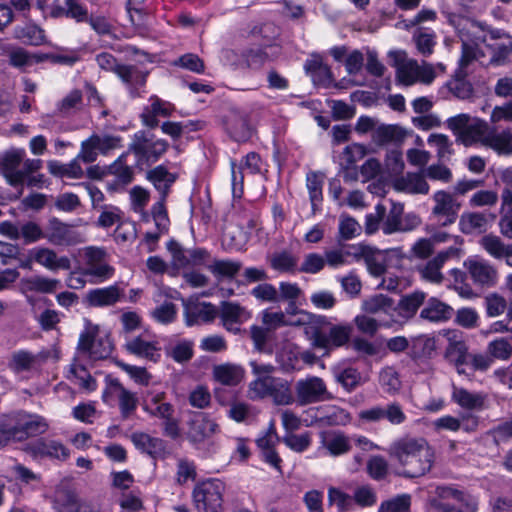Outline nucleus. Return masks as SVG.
Returning a JSON list of instances; mask_svg holds the SVG:
<instances>
[{
	"mask_svg": "<svg viewBox=\"0 0 512 512\" xmlns=\"http://www.w3.org/2000/svg\"><path fill=\"white\" fill-rule=\"evenodd\" d=\"M129 152L122 153L113 163L107 166V173L115 176L116 185H129L134 179V171L127 164Z\"/></svg>",
	"mask_w": 512,
	"mask_h": 512,
	"instance_id": "4c0bfd02",
	"label": "nucleus"
},
{
	"mask_svg": "<svg viewBox=\"0 0 512 512\" xmlns=\"http://www.w3.org/2000/svg\"><path fill=\"white\" fill-rule=\"evenodd\" d=\"M129 89L132 97L139 96L138 88L146 83L147 73L134 65H123L116 74Z\"/></svg>",
	"mask_w": 512,
	"mask_h": 512,
	"instance_id": "72a5a7b5",
	"label": "nucleus"
},
{
	"mask_svg": "<svg viewBox=\"0 0 512 512\" xmlns=\"http://www.w3.org/2000/svg\"><path fill=\"white\" fill-rule=\"evenodd\" d=\"M27 450L34 458L48 457L65 460L69 456V451L63 444L49 439H38L30 443Z\"/></svg>",
	"mask_w": 512,
	"mask_h": 512,
	"instance_id": "bb28decb",
	"label": "nucleus"
},
{
	"mask_svg": "<svg viewBox=\"0 0 512 512\" xmlns=\"http://www.w3.org/2000/svg\"><path fill=\"white\" fill-rule=\"evenodd\" d=\"M453 308L437 298L431 297L420 312V318L429 322L439 323L449 320Z\"/></svg>",
	"mask_w": 512,
	"mask_h": 512,
	"instance_id": "7c9ffc66",
	"label": "nucleus"
},
{
	"mask_svg": "<svg viewBox=\"0 0 512 512\" xmlns=\"http://www.w3.org/2000/svg\"><path fill=\"white\" fill-rule=\"evenodd\" d=\"M164 392H148L145 400L143 409L149 415L157 417L159 419L168 418V416L174 415V407L172 404L165 402Z\"/></svg>",
	"mask_w": 512,
	"mask_h": 512,
	"instance_id": "f704fd0d",
	"label": "nucleus"
},
{
	"mask_svg": "<svg viewBox=\"0 0 512 512\" xmlns=\"http://www.w3.org/2000/svg\"><path fill=\"white\" fill-rule=\"evenodd\" d=\"M218 315L224 328L235 334L240 331V325L251 317V314L240 304L229 301L221 302Z\"/></svg>",
	"mask_w": 512,
	"mask_h": 512,
	"instance_id": "412c9836",
	"label": "nucleus"
},
{
	"mask_svg": "<svg viewBox=\"0 0 512 512\" xmlns=\"http://www.w3.org/2000/svg\"><path fill=\"white\" fill-rule=\"evenodd\" d=\"M121 147V138L119 136L104 134H92L89 138L82 141L80 148V158L86 164L96 161L98 154L107 155L110 151Z\"/></svg>",
	"mask_w": 512,
	"mask_h": 512,
	"instance_id": "f8f14e48",
	"label": "nucleus"
},
{
	"mask_svg": "<svg viewBox=\"0 0 512 512\" xmlns=\"http://www.w3.org/2000/svg\"><path fill=\"white\" fill-rule=\"evenodd\" d=\"M352 332L351 324H333L327 331L317 330L312 333L313 345L324 350L339 348L350 341Z\"/></svg>",
	"mask_w": 512,
	"mask_h": 512,
	"instance_id": "ddd939ff",
	"label": "nucleus"
},
{
	"mask_svg": "<svg viewBox=\"0 0 512 512\" xmlns=\"http://www.w3.org/2000/svg\"><path fill=\"white\" fill-rule=\"evenodd\" d=\"M487 353L492 360H508L512 356V343L507 338H497L488 343Z\"/></svg>",
	"mask_w": 512,
	"mask_h": 512,
	"instance_id": "680f3d73",
	"label": "nucleus"
},
{
	"mask_svg": "<svg viewBox=\"0 0 512 512\" xmlns=\"http://www.w3.org/2000/svg\"><path fill=\"white\" fill-rule=\"evenodd\" d=\"M183 306L185 323L189 327L210 323L218 315L217 308L211 303L187 301Z\"/></svg>",
	"mask_w": 512,
	"mask_h": 512,
	"instance_id": "aec40b11",
	"label": "nucleus"
},
{
	"mask_svg": "<svg viewBox=\"0 0 512 512\" xmlns=\"http://www.w3.org/2000/svg\"><path fill=\"white\" fill-rule=\"evenodd\" d=\"M433 200L435 202L433 214L444 218L443 221L439 219L440 224L442 226L453 224L457 219L460 204L456 202L450 193L443 190L437 191L433 196Z\"/></svg>",
	"mask_w": 512,
	"mask_h": 512,
	"instance_id": "5701e85b",
	"label": "nucleus"
},
{
	"mask_svg": "<svg viewBox=\"0 0 512 512\" xmlns=\"http://www.w3.org/2000/svg\"><path fill=\"white\" fill-rule=\"evenodd\" d=\"M389 454L403 468L401 475L416 478L425 475L434 463V450L423 437L404 436L395 440Z\"/></svg>",
	"mask_w": 512,
	"mask_h": 512,
	"instance_id": "f257e3e1",
	"label": "nucleus"
},
{
	"mask_svg": "<svg viewBox=\"0 0 512 512\" xmlns=\"http://www.w3.org/2000/svg\"><path fill=\"white\" fill-rule=\"evenodd\" d=\"M177 178L178 175L170 172L164 165H158L146 173V179L159 192L161 197H168L171 187Z\"/></svg>",
	"mask_w": 512,
	"mask_h": 512,
	"instance_id": "c756f323",
	"label": "nucleus"
},
{
	"mask_svg": "<svg viewBox=\"0 0 512 512\" xmlns=\"http://www.w3.org/2000/svg\"><path fill=\"white\" fill-rule=\"evenodd\" d=\"M389 56L393 59V65L396 67L397 80L410 86L414 84L420 77L422 67L414 60H406L403 52H390Z\"/></svg>",
	"mask_w": 512,
	"mask_h": 512,
	"instance_id": "a878e982",
	"label": "nucleus"
},
{
	"mask_svg": "<svg viewBox=\"0 0 512 512\" xmlns=\"http://www.w3.org/2000/svg\"><path fill=\"white\" fill-rule=\"evenodd\" d=\"M393 300L383 294L375 295L363 302L362 308L365 312L376 314L381 311L387 312L393 307Z\"/></svg>",
	"mask_w": 512,
	"mask_h": 512,
	"instance_id": "338daca9",
	"label": "nucleus"
},
{
	"mask_svg": "<svg viewBox=\"0 0 512 512\" xmlns=\"http://www.w3.org/2000/svg\"><path fill=\"white\" fill-rule=\"evenodd\" d=\"M487 216L483 213L473 212L463 214L460 219L461 231L470 234L476 230L483 231L486 229Z\"/></svg>",
	"mask_w": 512,
	"mask_h": 512,
	"instance_id": "6e6d98bb",
	"label": "nucleus"
},
{
	"mask_svg": "<svg viewBox=\"0 0 512 512\" xmlns=\"http://www.w3.org/2000/svg\"><path fill=\"white\" fill-rule=\"evenodd\" d=\"M323 182V175L318 172L311 171L306 175V186L309 192V199L312 206V212L314 214L319 209V204L323 200Z\"/></svg>",
	"mask_w": 512,
	"mask_h": 512,
	"instance_id": "a18cd8bd",
	"label": "nucleus"
},
{
	"mask_svg": "<svg viewBox=\"0 0 512 512\" xmlns=\"http://www.w3.org/2000/svg\"><path fill=\"white\" fill-rule=\"evenodd\" d=\"M101 214L98 218L97 224L102 228H110L113 225H117L118 229H121L123 223V212L120 208L114 205L101 206Z\"/></svg>",
	"mask_w": 512,
	"mask_h": 512,
	"instance_id": "8fccbe9b",
	"label": "nucleus"
},
{
	"mask_svg": "<svg viewBox=\"0 0 512 512\" xmlns=\"http://www.w3.org/2000/svg\"><path fill=\"white\" fill-rule=\"evenodd\" d=\"M167 197L159 196V199L151 207V215L157 230L160 233H167L170 220L166 209Z\"/></svg>",
	"mask_w": 512,
	"mask_h": 512,
	"instance_id": "864d4df0",
	"label": "nucleus"
},
{
	"mask_svg": "<svg viewBox=\"0 0 512 512\" xmlns=\"http://www.w3.org/2000/svg\"><path fill=\"white\" fill-rule=\"evenodd\" d=\"M486 42V35L479 33H472V38L464 35L461 37V57L459 59V70L462 72L466 71V68L480 56H483L482 51L479 48L480 43Z\"/></svg>",
	"mask_w": 512,
	"mask_h": 512,
	"instance_id": "c85d7f7f",
	"label": "nucleus"
},
{
	"mask_svg": "<svg viewBox=\"0 0 512 512\" xmlns=\"http://www.w3.org/2000/svg\"><path fill=\"white\" fill-rule=\"evenodd\" d=\"M452 400L460 407L468 410H482L485 397L481 393H472L464 388L453 387Z\"/></svg>",
	"mask_w": 512,
	"mask_h": 512,
	"instance_id": "ea45409f",
	"label": "nucleus"
},
{
	"mask_svg": "<svg viewBox=\"0 0 512 512\" xmlns=\"http://www.w3.org/2000/svg\"><path fill=\"white\" fill-rule=\"evenodd\" d=\"M25 156L24 149H10L0 154V172L13 187L22 185V173H20L19 166Z\"/></svg>",
	"mask_w": 512,
	"mask_h": 512,
	"instance_id": "a211bd4d",
	"label": "nucleus"
},
{
	"mask_svg": "<svg viewBox=\"0 0 512 512\" xmlns=\"http://www.w3.org/2000/svg\"><path fill=\"white\" fill-rule=\"evenodd\" d=\"M168 148L169 143L166 140L158 139L152 133L141 130L134 134L128 152L135 155L136 165L141 168L156 163Z\"/></svg>",
	"mask_w": 512,
	"mask_h": 512,
	"instance_id": "20e7f679",
	"label": "nucleus"
},
{
	"mask_svg": "<svg viewBox=\"0 0 512 512\" xmlns=\"http://www.w3.org/2000/svg\"><path fill=\"white\" fill-rule=\"evenodd\" d=\"M468 348L464 341L449 338V344L445 351V358L454 366L468 364Z\"/></svg>",
	"mask_w": 512,
	"mask_h": 512,
	"instance_id": "de8ad7c7",
	"label": "nucleus"
},
{
	"mask_svg": "<svg viewBox=\"0 0 512 512\" xmlns=\"http://www.w3.org/2000/svg\"><path fill=\"white\" fill-rule=\"evenodd\" d=\"M45 239L55 246H71L83 242L81 233L57 218H52L49 221Z\"/></svg>",
	"mask_w": 512,
	"mask_h": 512,
	"instance_id": "dca6fc26",
	"label": "nucleus"
},
{
	"mask_svg": "<svg viewBox=\"0 0 512 512\" xmlns=\"http://www.w3.org/2000/svg\"><path fill=\"white\" fill-rule=\"evenodd\" d=\"M77 350L93 360L105 359L112 352V343L107 337H96V332L86 329L81 332Z\"/></svg>",
	"mask_w": 512,
	"mask_h": 512,
	"instance_id": "2eb2a0df",
	"label": "nucleus"
},
{
	"mask_svg": "<svg viewBox=\"0 0 512 512\" xmlns=\"http://www.w3.org/2000/svg\"><path fill=\"white\" fill-rule=\"evenodd\" d=\"M126 351L132 355L156 363L161 357L158 343L149 340L146 335L130 337L124 345Z\"/></svg>",
	"mask_w": 512,
	"mask_h": 512,
	"instance_id": "393cba45",
	"label": "nucleus"
},
{
	"mask_svg": "<svg viewBox=\"0 0 512 512\" xmlns=\"http://www.w3.org/2000/svg\"><path fill=\"white\" fill-rule=\"evenodd\" d=\"M254 397H271L273 402L279 406L291 405L295 402L291 383L280 377H265L255 379L249 385Z\"/></svg>",
	"mask_w": 512,
	"mask_h": 512,
	"instance_id": "423d86ee",
	"label": "nucleus"
},
{
	"mask_svg": "<svg viewBox=\"0 0 512 512\" xmlns=\"http://www.w3.org/2000/svg\"><path fill=\"white\" fill-rule=\"evenodd\" d=\"M377 499V493L370 484L359 485L353 490L352 502L361 508L374 506Z\"/></svg>",
	"mask_w": 512,
	"mask_h": 512,
	"instance_id": "5fc2aeb1",
	"label": "nucleus"
},
{
	"mask_svg": "<svg viewBox=\"0 0 512 512\" xmlns=\"http://www.w3.org/2000/svg\"><path fill=\"white\" fill-rule=\"evenodd\" d=\"M402 215L403 205L392 203V207L382 225V231L385 235L400 232L402 225Z\"/></svg>",
	"mask_w": 512,
	"mask_h": 512,
	"instance_id": "4d7b16f0",
	"label": "nucleus"
},
{
	"mask_svg": "<svg viewBox=\"0 0 512 512\" xmlns=\"http://www.w3.org/2000/svg\"><path fill=\"white\" fill-rule=\"evenodd\" d=\"M33 259L38 264L52 271L58 269L68 270L71 267V261L68 257H58L56 252L49 248H35L33 250Z\"/></svg>",
	"mask_w": 512,
	"mask_h": 512,
	"instance_id": "473e14b6",
	"label": "nucleus"
},
{
	"mask_svg": "<svg viewBox=\"0 0 512 512\" xmlns=\"http://www.w3.org/2000/svg\"><path fill=\"white\" fill-rule=\"evenodd\" d=\"M335 380L347 391L352 392L365 382L361 373L353 367L337 369L334 372Z\"/></svg>",
	"mask_w": 512,
	"mask_h": 512,
	"instance_id": "49530a36",
	"label": "nucleus"
},
{
	"mask_svg": "<svg viewBox=\"0 0 512 512\" xmlns=\"http://www.w3.org/2000/svg\"><path fill=\"white\" fill-rule=\"evenodd\" d=\"M125 289L119 283L88 290L82 298V303L88 308L113 307L125 300Z\"/></svg>",
	"mask_w": 512,
	"mask_h": 512,
	"instance_id": "9b49d317",
	"label": "nucleus"
},
{
	"mask_svg": "<svg viewBox=\"0 0 512 512\" xmlns=\"http://www.w3.org/2000/svg\"><path fill=\"white\" fill-rule=\"evenodd\" d=\"M36 361V357L26 350L15 351L9 362V367L13 371L20 373L30 370Z\"/></svg>",
	"mask_w": 512,
	"mask_h": 512,
	"instance_id": "e2e57ef3",
	"label": "nucleus"
},
{
	"mask_svg": "<svg viewBox=\"0 0 512 512\" xmlns=\"http://www.w3.org/2000/svg\"><path fill=\"white\" fill-rule=\"evenodd\" d=\"M372 141L379 146L389 143H400L405 138V132L398 125L379 124L371 134Z\"/></svg>",
	"mask_w": 512,
	"mask_h": 512,
	"instance_id": "e433bc0d",
	"label": "nucleus"
},
{
	"mask_svg": "<svg viewBox=\"0 0 512 512\" xmlns=\"http://www.w3.org/2000/svg\"><path fill=\"white\" fill-rule=\"evenodd\" d=\"M105 381L106 387L102 394L103 401L108 403L117 399L122 419L130 418L138 406L136 393L126 389L117 378L107 376Z\"/></svg>",
	"mask_w": 512,
	"mask_h": 512,
	"instance_id": "9d476101",
	"label": "nucleus"
},
{
	"mask_svg": "<svg viewBox=\"0 0 512 512\" xmlns=\"http://www.w3.org/2000/svg\"><path fill=\"white\" fill-rule=\"evenodd\" d=\"M223 123L226 132L237 142L247 141L252 135L247 113L238 108H231Z\"/></svg>",
	"mask_w": 512,
	"mask_h": 512,
	"instance_id": "6ab92c4d",
	"label": "nucleus"
},
{
	"mask_svg": "<svg viewBox=\"0 0 512 512\" xmlns=\"http://www.w3.org/2000/svg\"><path fill=\"white\" fill-rule=\"evenodd\" d=\"M358 417L363 423H376L387 420L391 425H401L407 419L402 406L397 402L363 409L359 412Z\"/></svg>",
	"mask_w": 512,
	"mask_h": 512,
	"instance_id": "4468645a",
	"label": "nucleus"
},
{
	"mask_svg": "<svg viewBox=\"0 0 512 512\" xmlns=\"http://www.w3.org/2000/svg\"><path fill=\"white\" fill-rule=\"evenodd\" d=\"M131 441L136 449L154 459L164 458L166 455L167 445L161 438L152 437L144 432H134L131 435Z\"/></svg>",
	"mask_w": 512,
	"mask_h": 512,
	"instance_id": "cd10ccee",
	"label": "nucleus"
},
{
	"mask_svg": "<svg viewBox=\"0 0 512 512\" xmlns=\"http://www.w3.org/2000/svg\"><path fill=\"white\" fill-rule=\"evenodd\" d=\"M394 187L398 191H404L410 194H427L429 185L425 176L420 173L409 172L404 176L397 178Z\"/></svg>",
	"mask_w": 512,
	"mask_h": 512,
	"instance_id": "c9c22d12",
	"label": "nucleus"
},
{
	"mask_svg": "<svg viewBox=\"0 0 512 512\" xmlns=\"http://www.w3.org/2000/svg\"><path fill=\"white\" fill-rule=\"evenodd\" d=\"M13 441H23L29 437L37 436L47 430V423L38 415L17 412L6 422Z\"/></svg>",
	"mask_w": 512,
	"mask_h": 512,
	"instance_id": "1a4fd4ad",
	"label": "nucleus"
},
{
	"mask_svg": "<svg viewBox=\"0 0 512 512\" xmlns=\"http://www.w3.org/2000/svg\"><path fill=\"white\" fill-rule=\"evenodd\" d=\"M294 390L295 402L299 406L333 399V395L328 391L324 380L317 376H307L306 378L299 379L295 383Z\"/></svg>",
	"mask_w": 512,
	"mask_h": 512,
	"instance_id": "6e6552de",
	"label": "nucleus"
},
{
	"mask_svg": "<svg viewBox=\"0 0 512 512\" xmlns=\"http://www.w3.org/2000/svg\"><path fill=\"white\" fill-rule=\"evenodd\" d=\"M242 268L240 261L230 259H215L211 265L208 266L210 272L221 278H233Z\"/></svg>",
	"mask_w": 512,
	"mask_h": 512,
	"instance_id": "09e8293b",
	"label": "nucleus"
},
{
	"mask_svg": "<svg viewBox=\"0 0 512 512\" xmlns=\"http://www.w3.org/2000/svg\"><path fill=\"white\" fill-rule=\"evenodd\" d=\"M53 512H81V503L72 492H66L53 501Z\"/></svg>",
	"mask_w": 512,
	"mask_h": 512,
	"instance_id": "774afa93",
	"label": "nucleus"
},
{
	"mask_svg": "<svg viewBox=\"0 0 512 512\" xmlns=\"http://www.w3.org/2000/svg\"><path fill=\"white\" fill-rule=\"evenodd\" d=\"M466 71L458 69L455 78L449 82L450 91L459 99H467L473 93L472 85L465 79Z\"/></svg>",
	"mask_w": 512,
	"mask_h": 512,
	"instance_id": "052dcab7",
	"label": "nucleus"
},
{
	"mask_svg": "<svg viewBox=\"0 0 512 512\" xmlns=\"http://www.w3.org/2000/svg\"><path fill=\"white\" fill-rule=\"evenodd\" d=\"M82 273L89 277L90 284H100L114 276L115 268L109 264L104 248L89 246L83 252Z\"/></svg>",
	"mask_w": 512,
	"mask_h": 512,
	"instance_id": "39448f33",
	"label": "nucleus"
},
{
	"mask_svg": "<svg viewBox=\"0 0 512 512\" xmlns=\"http://www.w3.org/2000/svg\"><path fill=\"white\" fill-rule=\"evenodd\" d=\"M324 446L333 456H339L351 450L349 438L342 433L334 434L326 439Z\"/></svg>",
	"mask_w": 512,
	"mask_h": 512,
	"instance_id": "69168bd1",
	"label": "nucleus"
},
{
	"mask_svg": "<svg viewBox=\"0 0 512 512\" xmlns=\"http://www.w3.org/2000/svg\"><path fill=\"white\" fill-rule=\"evenodd\" d=\"M246 66L251 70H260L267 62L274 60L277 53L269 54L267 47L245 49L241 54Z\"/></svg>",
	"mask_w": 512,
	"mask_h": 512,
	"instance_id": "79ce46f5",
	"label": "nucleus"
},
{
	"mask_svg": "<svg viewBox=\"0 0 512 512\" xmlns=\"http://www.w3.org/2000/svg\"><path fill=\"white\" fill-rule=\"evenodd\" d=\"M328 503L335 505L338 512H348L353 509L352 496L336 487L328 488Z\"/></svg>",
	"mask_w": 512,
	"mask_h": 512,
	"instance_id": "bf43d9fd",
	"label": "nucleus"
},
{
	"mask_svg": "<svg viewBox=\"0 0 512 512\" xmlns=\"http://www.w3.org/2000/svg\"><path fill=\"white\" fill-rule=\"evenodd\" d=\"M458 249L449 247L446 250L439 252L435 257L428 260L425 264L417 267L421 277L432 283H441L444 279L441 269L446 261L456 256Z\"/></svg>",
	"mask_w": 512,
	"mask_h": 512,
	"instance_id": "b1692460",
	"label": "nucleus"
},
{
	"mask_svg": "<svg viewBox=\"0 0 512 512\" xmlns=\"http://www.w3.org/2000/svg\"><path fill=\"white\" fill-rule=\"evenodd\" d=\"M225 483L219 479H208L193 489V500L199 512H222Z\"/></svg>",
	"mask_w": 512,
	"mask_h": 512,
	"instance_id": "0eeeda50",
	"label": "nucleus"
},
{
	"mask_svg": "<svg viewBox=\"0 0 512 512\" xmlns=\"http://www.w3.org/2000/svg\"><path fill=\"white\" fill-rule=\"evenodd\" d=\"M429 503L435 512H477L479 504L475 496L447 485L437 486Z\"/></svg>",
	"mask_w": 512,
	"mask_h": 512,
	"instance_id": "f03ea898",
	"label": "nucleus"
},
{
	"mask_svg": "<svg viewBox=\"0 0 512 512\" xmlns=\"http://www.w3.org/2000/svg\"><path fill=\"white\" fill-rule=\"evenodd\" d=\"M411 506V496L400 494L389 500L383 501L378 512H408Z\"/></svg>",
	"mask_w": 512,
	"mask_h": 512,
	"instance_id": "0e129e2a",
	"label": "nucleus"
},
{
	"mask_svg": "<svg viewBox=\"0 0 512 512\" xmlns=\"http://www.w3.org/2000/svg\"><path fill=\"white\" fill-rule=\"evenodd\" d=\"M448 128L458 140L466 146L482 142L490 147V137L496 132L490 131L488 123L479 118H471L467 114H459L447 120Z\"/></svg>",
	"mask_w": 512,
	"mask_h": 512,
	"instance_id": "7ed1b4c3",
	"label": "nucleus"
},
{
	"mask_svg": "<svg viewBox=\"0 0 512 512\" xmlns=\"http://www.w3.org/2000/svg\"><path fill=\"white\" fill-rule=\"evenodd\" d=\"M218 429L217 423L204 413H195L188 422L187 438L194 445L211 437Z\"/></svg>",
	"mask_w": 512,
	"mask_h": 512,
	"instance_id": "4be33fe9",
	"label": "nucleus"
},
{
	"mask_svg": "<svg viewBox=\"0 0 512 512\" xmlns=\"http://www.w3.org/2000/svg\"><path fill=\"white\" fill-rule=\"evenodd\" d=\"M213 376L223 385L235 386L243 379L244 370L238 365L225 363L214 366Z\"/></svg>",
	"mask_w": 512,
	"mask_h": 512,
	"instance_id": "58836bf2",
	"label": "nucleus"
},
{
	"mask_svg": "<svg viewBox=\"0 0 512 512\" xmlns=\"http://www.w3.org/2000/svg\"><path fill=\"white\" fill-rule=\"evenodd\" d=\"M305 319H287L285 313L282 311L271 312L265 310L263 312L262 321L269 330L276 329L281 326H300L303 325Z\"/></svg>",
	"mask_w": 512,
	"mask_h": 512,
	"instance_id": "603ef678",
	"label": "nucleus"
},
{
	"mask_svg": "<svg viewBox=\"0 0 512 512\" xmlns=\"http://www.w3.org/2000/svg\"><path fill=\"white\" fill-rule=\"evenodd\" d=\"M350 420V414L341 407L330 405L317 409L316 422L320 426H344L348 424Z\"/></svg>",
	"mask_w": 512,
	"mask_h": 512,
	"instance_id": "2f4dec72",
	"label": "nucleus"
},
{
	"mask_svg": "<svg viewBox=\"0 0 512 512\" xmlns=\"http://www.w3.org/2000/svg\"><path fill=\"white\" fill-rule=\"evenodd\" d=\"M490 148L501 155L512 154V128H507L490 137Z\"/></svg>",
	"mask_w": 512,
	"mask_h": 512,
	"instance_id": "13d9d810",
	"label": "nucleus"
},
{
	"mask_svg": "<svg viewBox=\"0 0 512 512\" xmlns=\"http://www.w3.org/2000/svg\"><path fill=\"white\" fill-rule=\"evenodd\" d=\"M425 297L426 294L421 291H415L403 296L396 308L399 316L405 319H411L416 314L420 306L424 304Z\"/></svg>",
	"mask_w": 512,
	"mask_h": 512,
	"instance_id": "37998d69",
	"label": "nucleus"
},
{
	"mask_svg": "<svg viewBox=\"0 0 512 512\" xmlns=\"http://www.w3.org/2000/svg\"><path fill=\"white\" fill-rule=\"evenodd\" d=\"M14 38L22 43L40 46L45 43V31L35 24H25L14 28Z\"/></svg>",
	"mask_w": 512,
	"mask_h": 512,
	"instance_id": "a19ab883",
	"label": "nucleus"
},
{
	"mask_svg": "<svg viewBox=\"0 0 512 512\" xmlns=\"http://www.w3.org/2000/svg\"><path fill=\"white\" fill-rule=\"evenodd\" d=\"M464 267L474 282L481 287H492L497 282V271L490 263L478 256L469 257L464 261Z\"/></svg>",
	"mask_w": 512,
	"mask_h": 512,
	"instance_id": "f3484780",
	"label": "nucleus"
},
{
	"mask_svg": "<svg viewBox=\"0 0 512 512\" xmlns=\"http://www.w3.org/2000/svg\"><path fill=\"white\" fill-rule=\"evenodd\" d=\"M47 54H32L21 47L12 48L8 52L9 63L16 68H25L47 60Z\"/></svg>",
	"mask_w": 512,
	"mask_h": 512,
	"instance_id": "c03bdc74",
	"label": "nucleus"
},
{
	"mask_svg": "<svg viewBox=\"0 0 512 512\" xmlns=\"http://www.w3.org/2000/svg\"><path fill=\"white\" fill-rule=\"evenodd\" d=\"M361 225L351 216L342 214L338 225V242L347 241L360 235Z\"/></svg>",
	"mask_w": 512,
	"mask_h": 512,
	"instance_id": "3c124183",
	"label": "nucleus"
}]
</instances>
